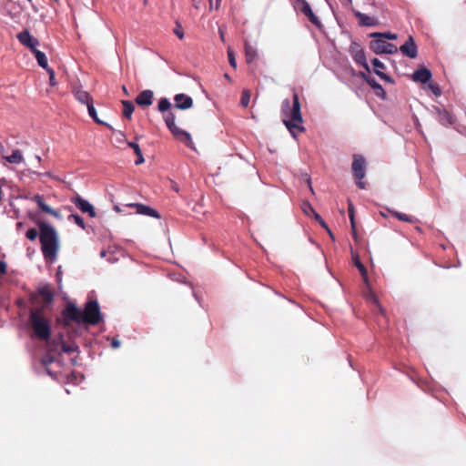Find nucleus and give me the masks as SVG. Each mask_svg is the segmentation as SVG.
I'll use <instances>...</instances> for the list:
<instances>
[{
    "mask_svg": "<svg viewBox=\"0 0 466 466\" xmlns=\"http://www.w3.org/2000/svg\"><path fill=\"white\" fill-rule=\"evenodd\" d=\"M322 228H325L329 234L330 235L331 238H333V235L331 233V231L329 230V227L327 226V224L322 220Z\"/></svg>",
    "mask_w": 466,
    "mask_h": 466,
    "instance_id": "obj_50",
    "label": "nucleus"
},
{
    "mask_svg": "<svg viewBox=\"0 0 466 466\" xmlns=\"http://www.w3.org/2000/svg\"><path fill=\"white\" fill-rule=\"evenodd\" d=\"M26 238L30 240H35L37 236H38V232L35 228H29L27 231H26V234H25Z\"/></svg>",
    "mask_w": 466,
    "mask_h": 466,
    "instance_id": "obj_40",
    "label": "nucleus"
},
{
    "mask_svg": "<svg viewBox=\"0 0 466 466\" xmlns=\"http://www.w3.org/2000/svg\"><path fill=\"white\" fill-rule=\"evenodd\" d=\"M121 104L123 106V116L127 119H131L132 114L135 110L133 103L128 100H122Z\"/></svg>",
    "mask_w": 466,
    "mask_h": 466,
    "instance_id": "obj_25",
    "label": "nucleus"
},
{
    "mask_svg": "<svg viewBox=\"0 0 466 466\" xmlns=\"http://www.w3.org/2000/svg\"><path fill=\"white\" fill-rule=\"evenodd\" d=\"M251 93L248 89H244L241 93L240 105L243 107H248L250 102Z\"/></svg>",
    "mask_w": 466,
    "mask_h": 466,
    "instance_id": "obj_31",
    "label": "nucleus"
},
{
    "mask_svg": "<svg viewBox=\"0 0 466 466\" xmlns=\"http://www.w3.org/2000/svg\"><path fill=\"white\" fill-rule=\"evenodd\" d=\"M147 0H144V4H145V5L147 4Z\"/></svg>",
    "mask_w": 466,
    "mask_h": 466,
    "instance_id": "obj_61",
    "label": "nucleus"
},
{
    "mask_svg": "<svg viewBox=\"0 0 466 466\" xmlns=\"http://www.w3.org/2000/svg\"><path fill=\"white\" fill-rule=\"evenodd\" d=\"M221 0H209V9L218 10L220 7Z\"/></svg>",
    "mask_w": 466,
    "mask_h": 466,
    "instance_id": "obj_42",
    "label": "nucleus"
},
{
    "mask_svg": "<svg viewBox=\"0 0 466 466\" xmlns=\"http://www.w3.org/2000/svg\"><path fill=\"white\" fill-rule=\"evenodd\" d=\"M44 175L50 176V173L49 172H46Z\"/></svg>",
    "mask_w": 466,
    "mask_h": 466,
    "instance_id": "obj_60",
    "label": "nucleus"
},
{
    "mask_svg": "<svg viewBox=\"0 0 466 466\" xmlns=\"http://www.w3.org/2000/svg\"><path fill=\"white\" fill-rule=\"evenodd\" d=\"M200 3H201V0H193L194 6L196 8H198Z\"/></svg>",
    "mask_w": 466,
    "mask_h": 466,
    "instance_id": "obj_52",
    "label": "nucleus"
},
{
    "mask_svg": "<svg viewBox=\"0 0 466 466\" xmlns=\"http://www.w3.org/2000/svg\"><path fill=\"white\" fill-rule=\"evenodd\" d=\"M5 151L4 146L0 143V154H3Z\"/></svg>",
    "mask_w": 466,
    "mask_h": 466,
    "instance_id": "obj_54",
    "label": "nucleus"
},
{
    "mask_svg": "<svg viewBox=\"0 0 466 466\" xmlns=\"http://www.w3.org/2000/svg\"><path fill=\"white\" fill-rule=\"evenodd\" d=\"M225 77H226L227 79H228L229 81L231 80V79H230V77H229V76H228V74H225Z\"/></svg>",
    "mask_w": 466,
    "mask_h": 466,
    "instance_id": "obj_57",
    "label": "nucleus"
},
{
    "mask_svg": "<svg viewBox=\"0 0 466 466\" xmlns=\"http://www.w3.org/2000/svg\"><path fill=\"white\" fill-rule=\"evenodd\" d=\"M127 146L134 150L135 154H138L141 151L138 144L135 142H127Z\"/></svg>",
    "mask_w": 466,
    "mask_h": 466,
    "instance_id": "obj_44",
    "label": "nucleus"
},
{
    "mask_svg": "<svg viewBox=\"0 0 466 466\" xmlns=\"http://www.w3.org/2000/svg\"><path fill=\"white\" fill-rule=\"evenodd\" d=\"M71 202L82 212L86 213L90 218H95L96 213L94 206L79 196L71 198Z\"/></svg>",
    "mask_w": 466,
    "mask_h": 466,
    "instance_id": "obj_9",
    "label": "nucleus"
},
{
    "mask_svg": "<svg viewBox=\"0 0 466 466\" xmlns=\"http://www.w3.org/2000/svg\"><path fill=\"white\" fill-rule=\"evenodd\" d=\"M389 211L391 213V215L393 217H395L396 218H398L400 221L409 222V223L415 222V218L411 216H409L407 214H404V213H401L399 211H395V210H389Z\"/></svg>",
    "mask_w": 466,
    "mask_h": 466,
    "instance_id": "obj_30",
    "label": "nucleus"
},
{
    "mask_svg": "<svg viewBox=\"0 0 466 466\" xmlns=\"http://www.w3.org/2000/svg\"><path fill=\"white\" fill-rule=\"evenodd\" d=\"M438 115H439V121L443 126H451L455 121L453 116L446 109H439Z\"/></svg>",
    "mask_w": 466,
    "mask_h": 466,
    "instance_id": "obj_21",
    "label": "nucleus"
},
{
    "mask_svg": "<svg viewBox=\"0 0 466 466\" xmlns=\"http://www.w3.org/2000/svg\"><path fill=\"white\" fill-rule=\"evenodd\" d=\"M175 107L177 109H188L193 106V99L185 94H177L174 97Z\"/></svg>",
    "mask_w": 466,
    "mask_h": 466,
    "instance_id": "obj_15",
    "label": "nucleus"
},
{
    "mask_svg": "<svg viewBox=\"0 0 466 466\" xmlns=\"http://www.w3.org/2000/svg\"><path fill=\"white\" fill-rule=\"evenodd\" d=\"M219 32H220L221 40L224 41V35H223V33L221 31H219Z\"/></svg>",
    "mask_w": 466,
    "mask_h": 466,
    "instance_id": "obj_55",
    "label": "nucleus"
},
{
    "mask_svg": "<svg viewBox=\"0 0 466 466\" xmlns=\"http://www.w3.org/2000/svg\"><path fill=\"white\" fill-rule=\"evenodd\" d=\"M370 299L377 305L380 307L379 305V300L378 299L376 298V296L374 294H370Z\"/></svg>",
    "mask_w": 466,
    "mask_h": 466,
    "instance_id": "obj_51",
    "label": "nucleus"
},
{
    "mask_svg": "<svg viewBox=\"0 0 466 466\" xmlns=\"http://www.w3.org/2000/svg\"><path fill=\"white\" fill-rule=\"evenodd\" d=\"M400 51L403 56L409 58L414 59L417 57L418 48L411 35H409L405 43L400 46Z\"/></svg>",
    "mask_w": 466,
    "mask_h": 466,
    "instance_id": "obj_10",
    "label": "nucleus"
},
{
    "mask_svg": "<svg viewBox=\"0 0 466 466\" xmlns=\"http://www.w3.org/2000/svg\"><path fill=\"white\" fill-rule=\"evenodd\" d=\"M430 88L433 91L435 95L439 96L441 94V90L437 85L431 84Z\"/></svg>",
    "mask_w": 466,
    "mask_h": 466,
    "instance_id": "obj_48",
    "label": "nucleus"
},
{
    "mask_svg": "<svg viewBox=\"0 0 466 466\" xmlns=\"http://www.w3.org/2000/svg\"><path fill=\"white\" fill-rule=\"evenodd\" d=\"M114 209L116 210L117 212L120 211V209H119V208L117 206H115Z\"/></svg>",
    "mask_w": 466,
    "mask_h": 466,
    "instance_id": "obj_56",
    "label": "nucleus"
},
{
    "mask_svg": "<svg viewBox=\"0 0 466 466\" xmlns=\"http://www.w3.org/2000/svg\"><path fill=\"white\" fill-rule=\"evenodd\" d=\"M38 206V208L45 213L49 214L55 218H59L60 214L58 211L55 210L54 208H50L48 205L46 204L44 196L42 195H35L32 198Z\"/></svg>",
    "mask_w": 466,
    "mask_h": 466,
    "instance_id": "obj_14",
    "label": "nucleus"
},
{
    "mask_svg": "<svg viewBox=\"0 0 466 466\" xmlns=\"http://www.w3.org/2000/svg\"><path fill=\"white\" fill-rule=\"evenodd\" d=\"M16 38L21 45L27 47L32 53L39 46V40L33 35L27 29H25L16 35Z\"/></svg>",
    "mask_w": 466,
    "mask_h": 466,
    "instance_id": "obj_8",
    "label": "nucleus"
},
{
    "mask_svg": "<svg viewBox=\"0 0 466 466\" xmlns=\"http://www.w3.org/2000/svg\"><path fill=\"white\" fill-rule=\"evenodd\" d=\"M68 218L72 219L81 228H83V229L86 228L85 221H84V219L78 214H71L68 217Z\"/></svg>",
    "mask_w": 466,
    "mask_h": 466,
    "instance_id": "obj_34",
    "label": "nucleus"
},
{
    "mask_svg": "<svg viewBox=\"0 0 466 466\" xmlns=\"http://www.w3.org/2000/svg\"><path fill=\"white\" fill-rule=\"evenodd\" d=\"M350 51L352 53V57L355 62L360 66H362L368 72H370V66L366 61V56L363 49L357 43H352L350 46Z\"/></svg>",
    "mask_w": 466,
    "mask_h": 466,
    "instance_id": "obj_11",
    "label": "nucleus"
},
{
    "mask_svg": "<svg viewBox=\"0 0 466 466\" xmlns=\"http://www.w3.org/2000/svg\"><path fill=\"white\" fill-rule=\"evenodd\" d=\"M7 271V265L4 260H0V274L5 275Z\"/></svg>",
    "mask_w": 466,
    "mask_h": 466,
    "instance_id": "obj_46",
    "label": "nucleus"
},
{
    "mask_svg": "<svg viewBox=\"0 0 466 466\" xmlns=\"http://www.w3.org/2000/svg\"><path fill=\"white\" fill-rule=\"evenodd\" d=\"M370 48L377 55H391L398 52V47L395 45L388 43L382 37H374V39L370 42Z\"/></svg>",
    "mask_w": 466,
    "mask_h": 466,
    "instance_id": "obj_7",
    "label": "nucleus"
},
{
    "mask_svg": "<svg viewBox=\"0 0 466 466\" xmlns=\"http://www.w3.org/2000/svg\"><path fill=\"white\" fill-rule=\"evenodd\" d=\"M297 1L301 4L300 11L305 15H309L312 11L307 1H305V0H297Z\"/></svg>",
    "mask_w": 466,
    "mask_h": 466,
    "instance_id": "obj_35",
    "label": "nucleus"
},
{
    "mask_svg": "<svg viewBox=\"0 0 466 466\" xmlns=\"http://www.w3.org/2000/svg\"><path fill=\"white\" fill-rule=\"evenodd\" d=\"M120 344H121V343H120V340H119V339H117L116 338H112V339H110V345H111V347H112L113 349H117V348H119V347H120Z\"/></svg>",
    "mask_w": 466,
    "mask_h": 466,
    "instance_id": "obj_45",
    "label": "nucleus"
},
{
    "mask_svg": "<svg viewBox=\"0 0 466 466\" xmlns=\"http://www.w3.org/2000/svg\"><path fill=\"white\" fill-rule=\"evenodd\" d=\"M353 263L355 265V267L359 269L363 280L368 283V271H367V268H365V266L361 263V261L360 260L359 257L356 255V256H353Z\"/></svg>",
    "mask_w": 466,
    "mask_h": 466,
    "instance_id": "obj_26",
    "label": "nucleus"
},
{
    "mask_svg": "<svg viewBox=\"0 0 466 466\" xmlns=\"http://www.w3.org/2000/svg\"><path fill=\"white\" fill-rule=\"evenodd\" d=\"M245 49V58L248 64H251L257 57V50L256 48L248 41H245L244 44Z\"/></svg>",
    "mask_w": 466,
    "mask_h": 466,
    "instance_id": "obj_22",
    "label": "nucleus"
},
{
    "mask_svg": "<svg viewBox=\"0 0 466 466\" xmlns=\"http://www.w3.org/2000/svg\"><path fill=\"white\" fill-rule=\"evenodd\" d=\"M371 37H382L384 40L390 39V40H395L397 39V35L392 34L390 32L387 33H373L370 35Z\"/></svg>",
    "mask_w": 466,
    "mask_h": 466,
    "instance_id": "obj_32",
    "label": "nucleus"
},
{
    "mask_svg": "<svg viewBox=\"0 0 466 466\" xmlns=\"http://www.w3.org/2000/svg\"><path fill=\"white\" fill-rule=\"evenodd\" d=\"M137 158L135 161L136 165H140L145 162V158L143 157L142 151L138 152V154H136Z\"/></svg>",
    "mask_w": 466,
    "mask_h": 466,
    "instance_id": "obj_47",
    "label": "nucleus"
},
{
    "mask_svg": "<svg viewBox=\"0 0 466 466\" xmlns=\"http://www.w3.org/2000/svg\"><path fill=\"white\" fill-rule=\"evenodd\" d=\"M170 106H171V104H170L169 100L166 97H163L159 100L157 107L160 112H166V111H168Z\"/></svg>",
    "mask_w": 466,
    "mask_h": 466,
    "instance_id": "obj_33",
    "label": "nucleus"
},
{
    "mask_svg": "<svg viewBox=\"0 0 466 466\" xmlns=\"http://www.w3.org/2000/svg\"><path fill=\"white\" fill-rule=\"evenodd\" d=\"M431 76H432L431 72L428 68L422 67V68H419L416 71H414V73L412 75V79L415 82L426 84L431 80Z\"/></svg>",
    "mask_w": 466,
    "mask_h": 466,
    "instance_id": "obj_18",
    "label": "nucleus"
},
{
    "mask_svg": "<svg viewBox=\"0 0 466 466\" xmlns=\"http://www.w3.org/2000/svg\"><path fill=\"white\" fill-rule=\"evenodd\" d=\"M228 57L229 65L233 68H236L237 67V61H236L235 54H234L233 50L230 49V48L228 49Z\"/></svg>",
    "mask_w": 466,
    "mask_h": 466,
    "instance_id": "obj_36",
    "label": "nucleus"
},
{
    "mask_svg": "<svg viewBox=\"0 0 466 466\" xmlns=\"http://www.w3.org/2000/svg\"><path fill=\"white\" fill-rule=\"evenodd\" d=\"M309 20L318 27H320V21L318 16L311 11L309 15H306Z\"/></svg>",
    "mask_w": 466,
    "mask_h": 466,
    "instance_id": "obj_39",
    "label": "nucleus"
},
{
    "mask_svg": "<svg viewBox=\"0 0 466 466\" xmlns=\"http://www.w3.org/2000/svg\"><path fill=\"white\" fill-rule=\"evenodd\" d=\"M73 95L75 98L81 104L86 105V106L93 103V98L91 95L84 90L80 86H76L73 88Z\"/></svg>",
    "mask_w": 466,
    "mask_h": 466,
    "instance_id": "obj_12",
    "label": "nucleus"
},
{
    "mask_svg": "<svg viewBox=\"0 0 466 466\" xmlns=\"http://www.w3.org/2000/svg\"><path fill=\"white\" fill-rule=\"evenodd\" d=\"M174 34L179 38L182 39L184 37V31L183 28L177 25V27L174 29Z\"/></svg>",
    "mask_w": 466,
    "mask_h": 466,
    "instance_id": "obj_43",
    "label": "nucleus"
},
{
    "mask_svg": "<svg viewBox=\"0 0 466 466\" xmlns=\"http://www.w3.org/2000/svg\"><path fill=\"white\" fill-rule=\"evenodd\" d=\"M62 324L69 327L72 322L76 324L96 325L102 316L99 304L96 300H88L83 310H80L74 303H67L62 310Z\"/></svg>",
    "mask_w": 466,
    "mask_h": 466,
    "instance_id": "obj_1",
    "label": "nucleus"
},
{
    "mask_svg": "<svg viewBox=\"0 0 466 466\" xmlns=\"http://www.w3.org/2000/svg\"><path fill=\"white\" fill-rule=\"evenodd\" d=\"M33 54L35 55L36 60H37L38 65L42 68L47 69L48 68V63H47V58H46V56L45 55V53H43L40 50L36 49V50H35L33 52Z\"/></svg>",
    "mask_w": 466,
    "mask_h": 466,
    "instance_id": "obj_27",
    "label": "nucleus"
},
{
    "mask_svg": "<svg viewBox=\"0 0 466 466\" xmlns=\"http://www.w3.org/2000/svg\"><path fill=\"white\" fill-rule=\"evenodd\" d=\"M281 115L283 116V123L294 137L304 130V127L301 126L303 119L300 112L299 98L296 92L293 93L291 102L289 99H285L282 102Z\"/></svg>",
    "mask_w": 466,
    "mask_h": 466,
    "instance_id": "obj_2",
    "label": "nucleus"
},
{
    "mask_svg": "<svg viewBox=\"0 0 466 466\" xmlns=\"http://www.w3.org/2000/svg\"><path fill=\"white\" fill-rule=\"evenodd\" d=\"M87 110H88V114L89 116L93 118V120L96 123V124H99V125H104L106 127H107L109 129H112L111 126L107 123H105L103 122L102 120H100L97 116V114H96V108L94 107V105L93 103L90 104L89 106H87Z\"/></svg>",
    "mask_w": 466,
    "mask_h": 466,
    "instance_id": "obj_28",
    "label": "nucleus"
},
{
    "mask_svg": "<svg viewBox=\"0 0 466 466\" xmlns=\"http://www.w3.org/2000/svg\"><path fill=\"white\" fill-rule=\"evenodd\" d=\"M307 182H308V186H309V190L313 193V189H312V187H311L310 180L308 179Z\"/></svg>",
    "mask_w": 466,
    "mask_h": 466,
    "instance_id": "obj_53",
    "label": "nucleus"
},
{
    "mask_svg": "<svg viewBox=\"0 0 466 466\" xmlns=\"http://www.w3.org/2000/svg\"><path fill=\"white\" fill-rule=\"evenodd\" d=\"M77 347L74 344H67L66 342L62 343V350L66 353H72L76 351Z\"/></svg>",
    "mask_w": 466,
    "mask_h": 466,
    "instance_id": "obj_37",
    "label": "nucleus"
},
{
    "mask_svg": "<svg viewBox=\"0 0 466 466\" xmlns=\"http://www.w3.org/2000/svg\"><path fill=\"white\" fill-rule=\"evenodd\" d=\"M5 159L12 164H19L23 161V156L19 149H15L12 152V154L8 157H5Z\"/></svg>",
    "mask_w": 466,
    "mask_h": 466,
    "instance_id": "obj_29",
    "label": "nucleus"
},
{
    "mask_svg": "<svg viewBox=\"0 0 466 466\" xmlns=\"http://www.w3.org/2000/svg\"><path fill=\"white\" fill-rule=\"evenodd\" d=\"M36 297H40L44 302L42 306L45 309L53 302L54 295L47 288H40L37 289L36 295L32 297V300L35 302Z\"/></svg>",
    "mask_w": 466,
    "mask_h": 466,
    "instance_id": "obj_17",
    "label": "nucleus"
},
{
    "mask_svg": "<svg viewBox=\"0 0 466 466\" xmlns=\"http://www.w3.org/2000/svg\"><path fill=\"white\" fill-rule=\"evenodd\" d=\"M49 75V83L51 86H56V78H55V71L54 69L48 67L47 69H46Z\"/></svg>",
    "mask_w": 466,
    "mask_h": 466,
    "instance_id": "obj_41",
    "label": "nucleus"
},
{
    "mask_svg": "<svg viewBox=\"0 0 466 466\" xmlns=\"http://www.w3.org/2000/svg\"><path fill=\"white\" fill-rule=\"evenodd\" d=\"M371 64L374 67V73L377 76L387 82H393L392 78L382 71L385 68V66L382 62H380L378 58H373L371 59Z\"/></svg>",
    "mask_w": 466,
    "mask_h": 466,
    "instance_id": "obj_19",
    "label": "nucleus"
},
{
    "mask_svg": "<svg viewBox=\"0 0 466 466\" xmlns=\"http://www.w3.org/2000/svg\"><path fill=\"white\" fill-rule=\"evenodd\" d=\"M127 206L130 207V208H136L137 214H142V215L149 216L152 218H159L158 212L156 209H154L148 206H146L143 204H138V203H132V204H128Z\"/></svg>",
    "mask_w": 466,
    "mask_h": 466,
    "instance_id": "obj_16",
    "label": "nucleus"
},
{
    "mask_svg": "<svg viewBox=\"0 0 466 466\" xmlns=\"http://www.w3.org/2000/svg\"><path fill=\"white\" fill-rule=\"evenodd\" d=\"M39 229L42 254L46 261L53 263L56 260L59 250L57 233L52 226L46 223H42Z\"/></svg>",
    "mask_w": 466,
    "mask_h": 466,
    "instance_id": "obj_3",
    "label": "nucleus"
},
{
    "mask_svg": "<svg viewBox=\"0 0 466 466\" xmlns=\"http://www.w3.org/2000/svg\"><path fill=\"white\" fill-rule=\"evenodd\" d=\"M52 361H53V359L51 357H46V358L43 359V363L46 366H47Z\"/></svg>",
    "mask_w": 466,
    "mask_h": 466,
    "instance_id": "obj_49",
    "label": "nucleus"
},
{
    "mask_svg": "<svg viewBox=\"0 0 466 466\" xmlns=\"http://www.w3.org/2000/svg\"><path fill=\"white\" fill-rule=\"evenodd\" d=\"M301 209L303 213L309 217L313 216L315 219L320 222V216L319 213L312 208L311 204L308 201H303L301 204Z\"/></svg>",
    "mask_w": 466,
    "mask_h": 466,
    "instance_id": "obj_24",
    "label": "nucleus"
},
{
    "mask_svg": "<svg viewBox=\"0 0 466 466\" xmlns=\"http://www.w3.org/2000/svg\"><path fill=\"white\" fill-rule=\"evenodd\" d=\"M36 158H37L38 162L41 161V157L39 156H37Z\"/></svg>",
    "mask_w": 466,
    "mask_h": 466,
    "instance_id": "obj_59",
    "label": "nucleus"
},
{
    "mask_svg": "<svg viewBox=\"0 0 466 466\" xmlns=\"http://www.w3.org/2000/svg\"><path fill=\"white\" fill-rule=\"evenodd\" d=\"M29 325L35 338L47 341L51 337V321L45 315V307L37 306L30 309Z\"/></svg>",
    "mask_w": 466,
    "mask_h": 466,
    "instance_id": "obj_4",
    "label": "nucleus"
},
{
    "mask_svg": "<svg viewBox=\"0 0 466 466\" xmlns=\"http://www.w3.org/2000/svg\"><path fill=\"white\" fill-rule=\"evenodd\" d=\"M165 123L172 135L180 142L186 144L188 147H193V141L188 132L179 128L175 124L176 116L172 111L164 115Z\"/></svg>",
    "mask_w": 466,
    "mask_h": 466,
    "instance_id": "obj_5",
    "label": "nucleus"
},
{
    "mask_svg": "<svg viewBox=\"0 0 466 466\" xmlns=\"http://www.w3.org/2000/svg\"><path fill=\"white\" fill-rule=\"evenodd\" d=\"M123 91H124L126 94H127V88H126V86H123Z\"/></svg>",
    "mask_w": 466,
    "mask_h": 466,
    "instance_id": "obj_58",
    "label": "nucleus"
},
{
    "mask_svg": "<svg viewBox=\"0 0 466 466\" xmlns=\"http://www.w3.org/2000/svg\"><path fill=\"white\" fill-rule=\"evenodd\" d=\"M366 172V160L362 156L355 155L352 162V173L357 180V186L363 189L365 188V183L362 182V178L365 177Z\"/></svg>",
    "mask_w": 466,
    "mask_h": 466,
    "instance_id": "obj_6",
    "label": "nucleus"
},
{
    "mask_svg": "<svg viewBox=\"0 0 466 466\" xmlns=\"http://www.w3.org/2000/svg\"><path fill=\"white\" fill-rule=\"evenodd\" d=\"M355 15L359 18L360 25L362 26H373L378 24L377 20L360 12H356Z\"/></svg>",
    "mask_w": 466,
    "mask_h": 466,
    "instance_id": "obj_23",
    "label": "nucleus"
},
{
    "mask_svg": "<svg viewBox=\"0 0 466 466\" xmlns=\"http://www.w3.org/2000/svg\"><path fill=\"white\" fill-rule=\"evenodd\" d=\"M154 93L152 90L147 89L140 92L136 97V103L142 107H147L152 105Z\"/></svg>",
    "mask_w": 466,
    "mask_h": 466,
    "instance_id": "obj_13",
    "label": "nucleus"
},
{
    "mask_svg": "<svg viewBox=\"0 0 466 466\" xmlns=\"http://www.w3.org/2000/svg\"><path fill=\"white\" fill-rule=\"evenodd\" d=\"M348 211H349V217L350 219L352 229L355 232L354 208L351 203L349 204Z\"/></svg>",
    "mask_w": 466,
    "mask_h": 466,
    "instance_id": "obj_38",
    "label": "nucleus"
},
{
    "mask_svg": "<svg viewBox=\"0 0 466 466\" xmlns=\"http://www.w3.org/2000/svg\"><path fill=\"white\" fill-rule=\"evenodd\" d=\"M363 77L365 79V81L369 84V86L375 91V94L378 96H380V97H385L386 96V92L385 90L383 89V87L381 86V85H380L373 77H371L370 76H366V75H363Z\"/></svg>",
    "mask_w": 466,
    "mask_h": 466,
    "instance_id": "obj_20",
    "label": "nucleus"
}]
</instances>
